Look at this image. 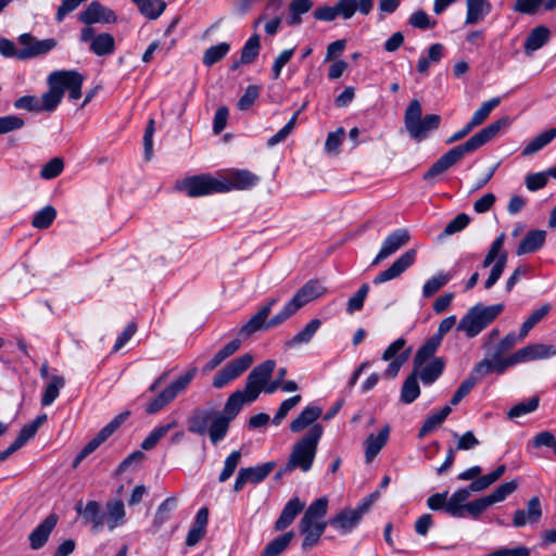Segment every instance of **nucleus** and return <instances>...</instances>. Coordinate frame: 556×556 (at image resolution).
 <instances>
[{
  "mask_svg": "<svg viewBox=\"0 0 556 556\" xmlns=\"http://www.w3.org/2000/svg\"><path fill=\"white\" fill-rule=\"evenodd\" d=\"M276 363L273 359H267L255 366L247 377L245 387L243 390H237L227 399L224 409L218 410L217 420L215 422L216 439L226 437L230 421L239 414L245 403H252L257 400L264 386L270 379Z\"/></svg>",
  "mask_w": 556,
  "mask_h": 556,
  "instance_id": "1",
  "label": "nucleus"
},
{
  "mask_svg": "<svg viewBox=\"0 0 556 556\" xmlns=\"http://www.w3.org/2000/svg\"><path fill=\"white\" fill-rule=\"evenodd\" d=\"M509 123V117L503 116L479 130L464 143L450 149L446 153L439 157L424 174V180L433 181L438 176L442 175L448 168L457 164L466 154L476 152L481 147L493 140L498 135L501 129L507 127Z\"/></svg>",
  "mask_w": 556,
  "mask_h": 556,
  "instance_id": "2",
  "label": "nucleus"
},
{
  "mask_svg": "<svg viewBox=\"0 0 556 556\" xmlns=\"http://www.w3.org/2000/svg\"><path fill=\"white\" fill-rule=\"evenodd\" d=\"M323 433L324 428L321 425L311 427L307 433L293 444L288 462L283 469H281V473H289L295 469H300L303 472L309 471L313 467Z\"/></svg>",
  "mask_w": 556,
  "mask_h": 556,
  "instance_id": "3",
  "label": "nucleus"
},
{
  "mask_svg": "<svg viewBox=\"0 0 556 556\" xmlns=\"http://www.w3.org/2000/svg\"><path fill=\"white\" fill-rule=\"evenodd\" d=\"M503 304L484 305L478 303L470 307L456 326L469 339L482 332L503 312Z\"/></svg>",
  "mask_w": 556,
  "mask_h": 556,
  "instance_id": "4",
  "label": "nucleus"
},
{
  "mask_svg": "<svg viewBox=\"0 0 556 556\" xmlns=\"http://www.w3.org/2000/svg\"><path fill=\"white\" fill-rule=\"evenodd\" d=\"M197 372L198 368L191 367L186 374L179 376L147 404L146 412L148 414H156L162 410L188 388Z\"/></svg>",
  "mask_w": 556,
  "mask_h": 556,
  "instance_id": "5",
  "label": "nucleus"
},
{
  "mask_svg": "<svg viewBox=\"0 0 556 556\" xmlns=\"http://www.w3.org/2000/svg\"><path fill=\"white\" fill-rule=\"evenodd\" d=\"M197 372L198 368L191 367L186 374L179 376L147 404L146 412L148 414H156L162 410L188 388Z\"/></svg>",
  "mask_w": 556,
  "mask_h": 556,
  "instance_id": "6",
  "label": "nucleus"
},
{
  "mask_svg": "<svg viewBox=\"0 0 556 556\" xmlns=\"http://www.w3.org/2000/svg\"><path fill=\"white\" fill-rule=\"evenodd\" d=\"M504 242L505 233H501L492 242L482 262L483 268H486L493 264L490 275L484 282V288L488 290L491 289L498 281L506 267L508 255L507 252L503 250Z\"/></svg>",
  "mask_w": 556,
  "mask_h": 556,
  "instance_id": "7",
  "label": "nucleus"
},
{
  "mask_svg": "<svg viewBox=\"0 0 556 556\" xmlns=\"http://www.w3.org/2000/svg\"><path fill=\"white\" fill-rule=\"evenodd\" d=\"M218 410L215 409H202L197 408L192 412V414L187 419L188 430L191 433L203 435L206 432L208 433L210 440L213 444H217L225 437H220L216 439L215 434V422L217 420Z\"/></svg>",
  "mask_w": 556,
  "mask_h": 556,
  "instance_id": "8",
  "label": "nucleus"
},
{
  "mask_svg": "<svg viewBox=\"0 0 556 556\" xmlns=\"http://www.w3.org/2000/svg\"><path fill=\"white\" fill-rule=\"evenodd\" d=\"M85 77L75 70H62L52 72L48 78V84H54L63 94L68 90V98L76 101L81 97V87Z\"/></svg>",
  "mask_w": 556,
  "mask_h": 556,
  "instance_id": "9",
  "label": "nucleus"
},
{
  "mask_svg": "<svg viewBox=\"0 0 556 556\" xmlns=\"http://www.w3.org/2000/svg\"><path fill=\"white\" fill-rule=\"evenodd\" d=\"M17 40L23 48L21 50L15 48L13 58L18 60H28L47 54L58 46V41L54 38L38 40L28 33L22 34Z\"/></svg>",
  "mask_w": 556,
  "mask_h": 556,
  "instance_id": "10",
  "label": "nucleus"
},
{
  "mask_svg": "<svg viewBox=\"0 0 556 556\" xmlns=\"http://www.w3.org/2000/svg\"><path fill=\"white\" fill-rule=\"evenodd\" d=\"M252 363L253 356L249 353L235 358L215 374L212 381L213 387L216 389L224 388L229 382L240 377L252 365Z\"/></svg>",
  "mask_w": 556,
  "mask_h": 556,
  "instance_id": "11",
  "label": "nucleus"
},
{
  "mask_svg": "<svg viewBox=\"0 0 556 556\" xmlns=\"http://www.w3.org/2000/svg\"><path fill=\"white\" fill-rule=\"evenodd\" d=\"M180 189L185 190L189 197L197 198L211 193H222L220 179L210 175H197L185 179Z\"/></svg>",
  "mask_w": 556,
  "mask_h": 556,
  "instance_id": "12",
  "label": "nucleus"
},
{
  "mask_svg": "<svg viewBox=\"0 0 556 556\" xmlns=\"http://www.w3.org/2000/svg\"><path fill=\"white\" fill-rule=\"evenodd\" d=\"M260 182V177L248 169H230L220 179L222 193L231 190H249Z\"/></svg>",
  "mask_w": 556,
  "mask_h": 556,
  "instance_id": "13",
  "label": "nucleus"
},
{
  "mask_svg": "<svg viewBox=\"0 0 556 556\" xmlns=\"http://www.w3.org/2000/svg\"><path fill=\"white\" fill-rule=\"evenodd\" d=\"M275 467L274 462H268L255 467L240 468L233 483V491L240 492L247 483L257 484L262 482Z\"/></svg>",
  "mask_w": 556,
  "mask_h": 556,
  "instance_id": "14",
  "label": "nucleus"
},
{
  "mask_svg": "<svg viewBox=\"0 0 556 556\" xmlns=\"http://www.w3.org/2000/svg\"><path fill=\"white\" fill-rule=\"evenodd\" d=\"M410 239L408 230L405 228H399L392 231L382 242L380 251L374 258L371 265L376 266L383 260L393 255L402 247L406 245Z\"/></svg>",
  "mask_w": 556,
  "mask_h": 556,
  "instance_id": "15",
  "label": "nucleus"
},
{
  "mask_svg": "<svg viewBox=\"0 0 556 556\" xmlns=\"http://www.w3.org/2000/svg\"><path fill=\"white\" fill-rule=\"evenodd\" d=\"M117 16L113 10L104 7L99 1H92L88 7L78 15V21L85 25H92L97 23L111 24L115 23Z\"/></svg>",
  "mask_w": 556,
  "mask_h": 556,
  "instance_id": "16",
  "label": "nucleus"
},
{
  "mask_svg": "<svg viewBox=\"0 0 556 556\" xmlns=\"http://www.w3.org/2000/svg\"><path fill=\"white\" fill-rule=\"evenodd\" d=\"M556 355V346L553 344L534 343L523 346L513 353L515 364L528 363L539 359H547Z\"/></svg>",
  "mask_w": 556,
  "mask_h": 556,
  "instance_id": "17",
  "label": "nucleus"
},
{
  "mask_svg": "<svg viewBox=\"0 0 556 556\" xmlns=\"http://www.w3.org/2000/svg\"><path fill=\"white\" fill-rule=\"evenodd\" d=\"M416 260V251L409 249L396 258L392 265L379 273L372 280L375 285H380L400 277L407 268H409Z\"/></svg>",
  "mask_w": 556,
  "mask_h": 556,
  "instance_id": "18",
  "label": "nucleus"
},
{
  "mask_svg": "<svg viewBox=\"0 0 556 556\" xmlns=\"http://www.w3.org/2000/svg\"><path fill=\"white\" fill-rule=\"evenodd\" d=\"M514 365L516 364L513 362V354L506 358H502L494 353L491 359L484 358L477 363L470 375L479 379L491 372L503 374L508 367Z\"/></svg>",
  "mask_w": 556,
  "mask_h": 556,
  "instance_id": "19",
  "label": "nucleus"
},
{
  "mask_svg": "<svg viewBox=\"0 0 556 556\" xmlns=\"http://www.w3.org/2000/svg\"><path fill=\"white\" fill-rule=\"evenodd\" d=\"M278 302L277 298H273L268 300V302L263 305L249 320L244 324L239 330V334L242 338H248L254 332L266 329L267 318L271 312L274 305Z\"/></svg>",
  "mask_w": 556,
  "mask_h": 556,
  "instance_id": "20",
  "label": "nucleus"
},
{
  "mask_svg": "<svg viewBox=\"0 0 556 556\" xmlns=\"http://www.w3.org/2000/svg\"><path fill=\"white\" fill-rule=\"evenodd\" d=\"M327 528V522H311L306 519H301L299 522V531L303 535L301 548L303 552H307L315 547L321 535Z\"/></svg>",
  "mask_w": 556,
  "mask_h": 556,
  "instance_id": "21",
  "label": "nucleus"
},
{
  "mask_svg": "<svg viewBox=\"0 0 556 556\" xmlns=\"http://www.w3.org/2000/svg\"><path fill=\"white\" fill-rule=\"evenodd\" d=\"M364 514L358 507L343 509L334 518L330 519L329 525L341 533L346 534L361 522Z\"/></svg>",
  "mask_w": 556,
  "mask_h": 556,
  "instance_id": "22",
  "label": "nucleus"
},
{
  "mask_svg": "<svg viewBox=\"0 0 556 556\" xmlns=\"http://www.w3.org/2000/svg\"><path fill=\"white\" fill-rule=\"evenodd\" d=\"M541 502L538 496L531 497L527 503V509H517L514 514L513 525L516 528L525 527L527 523H536L542 517Z\"/></svg>",
  "mask_w": 556,
  "mask_h": 556,
  "instance_id": "23",
  "label": "nucleus"
},
{
  "mask_svg": "<svg viewBox=\"0 0 556 556\" xmlns=\"http://www.w3.org/2000/svg\"><path fill=\"white\" fill-rule=\"evenodd\" d=\"M326 288L318 280H308L290 300L298 309L325 294Z\"/></svg>",
  "mask_w": 556,
  "mask_h": 556,
  "instance_id": "24",
  "label": "nucleus"
},
{
  "mask_svg": "<svg viewBox=\"0 0 556 556\" xmlns=\"http://www.w3.org/2000/svg\"><path fill=\"white\" fill-rule=\"evenodd\" d=\"M58 522V516L50 514L43 521H41L29 534L30 547L35 551L41 548L49 540V536Z\"/></svg>",
  "mask_w": 556,
  "mask_h": 556,
  "instance_id": "25",
  "label": "nucleus"
},
{
  "mask_svg": "<svg viewBox=\"0 0 556 556\" xmlns=\"http://www.w3.org/2000/svg\"><path fill=\"white\" fill-rule=\"evenodd\" d=\"M76 510L86 523L91 525L92 531L99 532L104 526V514L97 501H89L84 508L81 502H79L76 505Z\"/></svg>",
  "mask_w": 556,
  "mask_h": 556,
  "instance_id": "26",
  "label": "nucleus"
},
{
  "mask_svg": "<svg viewBox=\"0 0 556 556\" xmlns=\"http://www.w3.org/2000/svg\"><path fill=\"white\" fill-rule=\"evenodd\" d=\"M374 1L375 0H339L334 7L338 16L349 20L356 12L368 15L374 8Z\"/></svg>",
  "mask_w": 556,
  "mask_h": 556,
  "instance_id": "27",
  "label": "nucleus"
},
{
  "mask_svg": "<svg viewBox=\"0 0 556 556\" xmlns=\"http://www.w3.org/2000/svg\"><path fill=\"white\" fill-rule=\"evenodd\" d=\"M305 503L299 497H293L287 502L282 508L280 516L274 523L275 531H283L296 518V516L304 509Z\"/></svg>",
  "mask_w": 556,
  "mask_h": 556,
  "instance_id": "28",
  "label": "nucleus"
},
{
  "mask_svg": "<svg viewBox=\"0 0 556 556\" xmlns=\"http://www.w3.org/2000/svg\"><path fill=\"white\" fill-rule=\"evenodd\" d=\"M470 493L471 490H469L468 486L455 491L447 500L445 513L453 518H465L467 500L469 498Z\"/></svg>",
  "mask_w": 556,
  "mask_h": 556,
  "instance_id": "29",
  "label": "nucleus"
},
{
  "mask_svg": "<svg viewBox=\"0 0 556 556\" xmlns=\"http://www.w3.org/2000/svg\"><path fill=\"white\" fill-rule=\"evenodd\" d=\"M323 409L314 404L307 405L290 424V431L298 433L307 427L317 425L315 421L321 416Z\"/></svg>",
  "mask_w": 556,
  "mask_h": 556,
  "instance_id": "30",
  "label": "nucleus"
},
{
  "mask_svg": "<svg viewBox=\"0 0 556 556\" xmlns=\"http://www.w3.org/2000/svg\"><path fill=\"white\" fill-rule=\"evenodd\" d=\"M390 434V427L383 426L377 435L369 434L365 441V460L371 463L386 445Z\"/></svg>",
  "mask_w": 556,
  "mask_h": 556,
  "instance_id": "31",
  "label": "nucleus"
},
{
  "mask_svg": "<svg viewBox=\"0 0 556 556\" xmlns=\"http://www.w3.org/2000/svg\"><path fill=\"white\" fill-rule=\"evenodd\" d=\"M551 37V31L545 26H536L533 28L523 43L525 53L531 56L533 52L544 47Z\"/></svg>",
  "mask_w": 556,
  "mask_h": 556,
  "instance_id": "32",
  "label": "nucleus"
},
{
  "mask_svg": "<svg viewBox=\"0 0 556 556\" xmlns=\"http://www.w3.org/2000/svg\"><path fill=\"white\" fill-rule=\"evenodd\" d=\"M126 511L124 503L121 500L106 503V513L104 514V523L110 531L125 523Z\"/></svg>",
  "mask_w": 556,
  "mask_h": 556,
  "instance_id": "33",
  "label": "nucleus"
},
{
  "mask_svg": "<svg viewBox=\"0 0 556 556\" xmlns=\"http://www.w3.org/2000/svg\"><path fill=\"white\" fill-rule=\"evenodd\" d=\"M444 367L445 361L442 357H434L418 369L417 377L424 384H431L442 375Z\"/></svg>",
  "mask_w": 556,
  "mask_h": 556,
  "instance_id": "34",
  "label": "nucleus"
},
{
  "mask_svg": "<svg viewBox=\"0 0 556 556\" xmlns=\"http://www.w3.org/2000/svg\"><path fill=\"white\" fill-rule=\"evenodd\" d=\"M466 5L465 23L467 25H475L481 22L491 12V4L488 0H466Z\"/></svg>",
  "mask_w": 556,
  "mask_h": 556,
  "instance_id": "35",
  "label": "nucleus"
},
{
  "mask_svg": "<svg viewBox=\"0 0 556 556\" xmlns=\"http://www.w3.org/2000/svg\"><path fill=\"white\" fill-rule=\"evenodd\" d=\"M546 239L545 230L529 231L517 248V255L529 254L541 249Z\"/></svg>",
  "mask_w": 556,
  "mask_h": 556,
  "instance_id": "36",
  "label": "nucleus"
},
{
  "mask_svg": "<svg viewBox=\"0 0 556 556\" xmlns=\"http://www.w3.org/2000/svg\"><path fill=\"white\" fill-rule=\"evenodd\" d=\"M442 340L437 336H431L427 341L419 348L414 357V366L419 369L427 361L433 357L434 353L441 345Z\"/></svg>",
  "mask_w": 556,
  "mask_h": 556,
  "instance_id": "37",
  "label": "nucleus"
},
{
  "mask_svg": "<svg viewBox=\"0 0 556 556\" xmlns=\"http://www.w3.org/2000/svg\"><path fill=\"white\" fill-rule=\"evenodd\" d=\"M421 115L422 109L420 102L417 99L410 101L404 114L405 128L409 136L418 134L417 125L421 122Z\"/></svg>",
  "mask_w": 556,
  "mask_h": 556,
  "instance_id": "38",
  "label": "nucleus"
},
{
  "mask_svg": "<svg viewBox=\"0 0 556 556\" xmlns=\"http://www.w3.org/2000/svg\"><path fill=\"white\" fill-rule=\"evenodd\" d=\"M89 49L98 56L112 54L115 50V39L109 33H101L93 38Z\"/></svg>",
  "mask_w": 556,
  "mask_h": 556,
  "instance_id": "39",
  "label": "nucleus"
},
{
  "mask_svg": "<svg viewBox=\"0 0 556 556\" xmlns=\"http://www.w3.org/2000/svg\"><path fill=\"white\" fill-rule=\"evenodd\" d=\"M444 55V46L442 43H433L428 48L427 56H420L417 63V71L422 75H427L432 63H439Z\"/></svg>",
  "mask_w": 556,
  "mask_h": 556,
  "instance_id": "40",
  "label": "nucleus"
},
{
  "mask_svg": "<svg viewBox=\"0 0 556 556\" xmlns=\"http://www.w3.org/2000/svg\"><path fill=\"white\" fill-rule=\"evenodd\" d=\"M556 138V127H552L533 138L522 150L523 156H529L542 150Z\"/></svg>",
  "mask_w": 556,
  "mask_h": 556,
  "instance_id": "41",
  "label": "nucleus"
},
{
  "mask_svg": "<svg viewBox=\"0 0 556 556\" xmlns=\"http://www.w3.org/2000/svg\"><path fill=\"white\" fill-rule=\"evenodd\" d=\"M294 538L293 531H288L271 540L262 551L261 556H279L283 553Z\"/></svg>",
  "mask_w": 556,
  "mask_h": 556,
  "instance_id": "42",
  "label": "nucleus"
},
{
  "mask_svg": "<svg viewBox=\"0 0 556 556\" xmlns=\"http://www.w3.org/2000/svg\"><path fill=\"white\" fill-rule=\"evenodd\" d=\"M148 20H156L166 9L163 0H131Z\"/></svg>",
  "mask_w": 556,
  "mask_h": 556,
  "instance_id": "43",
  "label": "nucleus"
},
{
  "mask_svg": "<svg viewBox=\"0 0 556 556\" xmlns=\"http://www.w3.org/2000/svg\"><path fill=\"white\" fill-rule=\"evenodd\" d=\"M321 323L319 319H312L300 332H298L293 338L286 342L287 348H294L302 344H307L317 330L319 329Z\"/></svg>",
  "mask_w": 556,
  "mask_h": 556,
  "instance_id": "44",
  "label": "nucleus"
},
{
  "mask_svg": "<svg viewBox=\"0 0 556 556\" xmlns=\"http://www.w3.org/2000/svg\"><path fill=\"white\" fill-rule=\"evenodd\" d=\"M417 371L418 369H416L414 366L413 372L405 379L403 383L401 401L405 404L413 403L420 394Z\"/></svg>",
  "mask_w": 556,
  "mask_h": 556,
  "instance_id": "45",
  "label": "nucleus"
},
{
  "mask_svg": "<svg viewBox=\"0 0 556 556\" xmlns=\"http://www.w3.org/2000/svg\"><path fill=\"white\" fill-rule=\"evenodd\" d=\"M451 412H452L451 406L445 405L440 412L428 416L418 432V438H424L431 431L439 428L444 422V420L447 418V416L451 414Z\"/></svg>",
  "mask_w": 556,
  "mask_h": 556,
  "instance_id": "46",
  "label": "nucleus"
},
{
  "mask_svg": "<svg viewBox=\"0 0 556 556\" xmlns=\"http://www.w3.org/2000/svg\"><path fill=\"white\" fill-rule=\"evenodd\" d=\"M328 509V500L323 496L315 500L305 510L303 517L301 519H306V521L311 522H325L323 519L327 514Z\"/></svg>",
  "mask_w": 556,
  "mask_h": 556,
  "instance_id": "47",
  "label": "nucleus"
},
{
  "mask_svg": "<svg viewBox=\"0 0 556 556\" xmlns=\"http://www.w3.org/2000/svg\"><path fill=\"white\" fill-rule=\"evenodd\" d=\"M49 89L41 96L39 100L40 112H52L56 109L63 99V92L54 84H48Z\"/></svg>",
  "mask_w": 556,
  "mask_h": 556,
  "instance_id": "48",
  "label": "nucleus"
},
{
  "mask_svg": "<svg viewBox=\"0 0 556 556\" xmlns=\"http://www.w3.org/2000/svg\"><path fill=\"white\" fill-rule=\"evenodd\" d=\"M178 422L173 420L166 425L154 428L149 435L142 441L141 448L144 451L152 450L172 429L176 428Z\"/></svg>",
  "mask_w": 556,
  "mask_h": 556,
  "instance_id": "49",
  "label": "nucleus"
},
{
  "mask_svg": "<svg viewBox=\"0 0 556 556\" xmlns=\"http://www.w3.org/2000/svg\"><path fill=\"white\" fill-rule=\"evenodd\" d=\"M452 279V275L450 273L440 271L437 275L429 278L424 287H422V295L424 298H431L440 289L448 283Z\"/></svg>",
  "mask_w": 556,
  "mask_h": 556,
  "instance_id": "50",
  "label": "nucleus"
},
{
  "mask_svg": "<svg viewBox=\"0 0 556 556\" xmlns=\"http://www.w3.org/2000/svg\"><path fill=\"white\" fill-rule=\"evenodd\" d=\"M551 311L549 304H544L541 307L536 308L532 314L523 321L520 327L519 338L523 340L529 331L540 323Z\"/></svg>",
  "mask_w": 556,
  "mask_h": 556,
  "instance_id": "51",
  "label": "nucleus"
},
{
  "mask_svg": "<svg viewBox=\"0 0 556 556\" xmlns=\"http://www.w3.org/2000/svg\"><path fill=\"white\" fill-rule=\"evenodd\" d=\"M65 381L63 377L61 376H53L48 384L46 386V389L43 391L42 397H41V404L43 406L51 405L56 397L59 396L60 390L64 387Z\"/></svg>",
  "mask_w": 556,
  "mask_h": 556,
  "instance_id": "52",
  "label": "nucleus"
},
{
  "mask_svg": "<svg viewBox=\"0 0 556 556\" xmlns=\"http://www.w3.org/2000/svg\"><path fill=\"white\" fill-rule=\"evenodd\" d=\"M313 8L311 0H291L289 4L290 15L288 18L289 25H299L302 22L301 15L307 13Z\"/></svg>",
  "mask_w": 556,
  "mask_h": 556,
  "instance_id": "53",
  "label": "nucleus"
},
{
  "mask_svg": "<svg viewBox=\"0 0 556 556\" xmlns=\"http://www.w3.org/2000/svg\"><path fill=\"white\" fill-rule=\"evenodd\" d=\"M441 122V117L438 114H427L421 118V122L418 123V134L410 135V137L417 141L424 140L428 132L434 130L439 127Z\"/></svg>",
  "mask_w": 556,
  "mask_h": 556,
  "instance_id": "54",
  "label": "nucleus"
},
{
  "mask_svg": "<svg viewBox=\"0 0 556 556\" xmlns=\"http://www.w3.org/2000/svg\"><path fill=\"white\" fill-rule=\"evenodd\" d=\"M500 98H492L481 104V106L472 114L469 122L477 128L482 125L491 112L500 104Z\"/></svg>",
  "mask_w": 556,
  "mask_h": 556,
  "instance_id": "55",
  "label": "nucleus"
},
{
  "mask_svg": "<svg viewBox=\"0 0 556 556\" xmlns=\"http://www.w3.org/2000/svg\"><path fill=\"white\" fill-rule=\"evenodd\" d=\"M56 217V211L53 206L47 205L39 210L33 217L31 226L37 229H47Z\"/></svg>",
  "mask_w": 556,
  "mask_h": 556,
  "instance_id": "56",
  "label": "nucleus"
},
{
  "mask_svg": "<svg viewBox=\"0 0 556 556\" xmlns=\"http://www.w3.org/2000/svg\"><path fill=\"white\" fill-rule=\"evenodd\" d=\"M261 40L258 35L251 36L241 50L240 62L242 64L252 63L260 53Z\"/></svg>",
  "mask_w": 556,
  "mask_h": 556,
  "instance_id": "57",
  "label": "nucleus"
},
{
  "mask_svg": "<svg viewBox=\"0 0 556 556\" xmlns=\"http://www.w3.org/2000/svg\"><path fill=\"white\" fill-rule=\"evenodd\" d=\"M230 50V46L227 42H220L216 46H212L205 50L203 55V63L206 66H212L216 62L220 61Z\"/></svg>",
  "mask_w": 556,
  "mask_h": 556,
  "instance_id": "58",
  "label": "nucleus"
},
{
  "mask_svg": "<svg viewBox=\"0 0 556 556\" xmlns=\"http://www.w3.org/2000/svg\"><path fill=\"white\" fill-rule=\"evenodd\" d=\"M539 407V397L532 396L528 401L517 403L514 405L507 413V417L509 419H514L520 416H523L526 414L532 413L536 410Z\"/></svg>",
  "mask_w": 556,
  "mask_h": 556,
  "instance_id": "59",
  "label": "nucleus"
},
{
  "mask_svg": "<svg viewBox=\"0 0 556 556\" xmlns=\"http://www.w3.org/2000/svg\"><path fill=\"white\" fill-rule=\"evenodd\" d=\"M518 488V483L516 481H508L502 483L497 486L491 494L486 495L488 501H490L491 506L493 504L503 502L508 495L514 493Z\"/></svg>",
  "mask_w": 556,
  "mask_h": 556,
  "instance_id": "60",
  "label": "nucleus"
},
{
  "mask_svg": "<svg viewBox=\"0 0 556 556\" xmlns=\"http://www.w3.org/2000/svg\"><path fill=\"white\" fill-rule=\"evenodd\" d=\"M241 456L242 455H241L240 451H233L225 459L224 468L218 477V481L220 483L226 482L233 475V472L236 471V469L240 463Z\"/></svg>",
  "mask_w": 556,
  "mask_h": 556,
  "instance_id": "61",
  "label": "nucleus"
},
{
  "mask_svg": "<svg viewBox=\"0 0 556 556\" xmlns=\"http://www.w3.org/2000/svg\"><path fill=\"white\" fill-rule=\"evenodd\" d=\"M177 501L175 497L166 498L157 507L153 523L156 528H160L165 521L169 519L170 513L176 508Z\"/></svg>",
  "mask_w": 556,
  "mask_h": 556,
  "instance_id": "62",
  "label": "nucleus"
},
{
  "mask_svg": "<svg viewBox=\"0 0 556 556\" xmlns=\"http://www.w3.org/2000/svg\"><path fill=\"white\" fill-rule=\"evenodd\" d=\"M470 223V217L465 214L460 213L455 218H453L448 224L445 226L443 232L439 236V239L445 238L447 236H452L456 232L462 231L465 229L468 224Z\"/></svg>",
  "mask_w": 556,
  "mask_h": 556,
  "instance_id": "63",
  "label": "nucleus"
},
{
  "mask_svg": "<svg viewBox=\"0 0 556 556\" xmlns=\"http://www.w3.org/2000/svg\"><path fill=\"white\" fill-rule=\"evenodd\" d=\"M408 24L417 29H429L437 25L434 20H431L424 10L415 11L408 18Z\"/></svg>",
  "mask_w": 556,
  "mask_h": 556,
  "instance_id": "64",
  "label": "nucleus"
}]
</instances>
